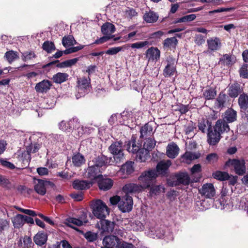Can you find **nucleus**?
<instances>
[{"mask_svg":"<svg viewBox=\"0 0 248 248\" xmlns=\"http://www.w3.org/2000/svg\"><path fill=\"white\" fill-rule=\"evenodd\" d=\"M127 150L133 154H137V159L140 162H145L149 157V151L143 148H140L139 144H137L136 139L132 137L126 144Z\"/></svg>","mask_w":248,"mask_h":248,"instance_id":"1","label":"nucleus"},{"mask_svg":"<svg viewBox=\"0 0 248 248\" xmlns=\"http://www.w3.org/2000/svg\"><path fill=\"white\" fill-rule=\"evenodd\" d=\"M90 78L88 77H82L78 78L77 80V85L76 88V93L75 96L77 99H78L90 91L91 83Z\"/></svg>","mask_w":248,"mask_h":248,"instance_id":"2","label":"nucleus"},{"mask_svg":"<svg viewBox=\"0 0 248 248\" xmlns=\"http://www.w3.org/2000/svg\"><path fill=\"white\" fill-rule=\"evenodd\" d=\"M156 176V172L155 170H150L143 172L138 178L140 185L141 186L142 190L153 185Z\"/></svg>","mask_w":248,"mask_h":248,"instance_id":"3","label":"nucleus"},{"mask_svg":"<svg viewBox=\"0 0 248 248\" xmlns=\"http://www.w3.org/2000/svg\"><path fill=\"white\" fill-rule=\"evenodd\" d=\"M108 150L113 155V159L116 164L124 161V157L122 142L116 141L112 143L108 147Z\"/></svg>","mask_w":248,"mask_h":248,"instance_id":"4","label":"nucleus"},{"mask_svg":"<svg viewBox=\"0 0 248 248\" xmlns=\"http://www.w3.org/2000/svg\"><path fill=\"white\" fill-rule=\"evenodd\" d=\"M93 213L95 217L102 220L106 217L109 211L106 204L101 200H98L93 204Z\"/></svg>","mask_w":248,"mask_h":248,"instance_id":"5","label":"nucleus"},{"mask_svg":"<svg viewBox=\"0 0 248 248\" xmlns=\"http://www.w3.org/2000/svg\"><path fill=\"white\" fill-rule=\"evenodd\" d=\"M225 165L231 169H233L235 173L238 175H243L246 173L245 161L244 160L229 159Z\"/></svg>","mask_w":248,"mask_h":248,"instance_id":"6","label":"nucleus"},{"mask_svg":"<svg viewBox=\"0 0 248 248\" xmlns=\"http://www.w3.org/2000/svg\"><path fill=\"white\" fill-rule=\"evenodd\" d=\"M133 200L132 197L127 194L121 197L120 201L119 208L123 212H128L132 210Z\"/></svg>","mask_w":248,"mask_h":248,"instance_id":"7","label":"nucleus"},{"mask_svg":"<svg viewBox=\"0 0 248 248\" xmlns=\"http://www.w3.org/2000/svg\"><path fill=\"white\" fill-rule=\"evenodd\" d=\"M59 128L64 131L70 132L74 127L79 126V122L77 118H73L68 121H62L58 124Z\"/></svg>","mask_w":248,"mask_h":248,"instance_id":"8","label":"nucleus"},{"mask_svg":"<svg viewBox=\"0 0 248 248\" xmlns=\"http://www.w3.org/2000/svg\"><path fill=\"white\" fill-rule=\"evenodd\" d=\"M115 224L114 222L106 219L100 220L97 224V228L101 231V233H111L115 228Z\"/></svg>","mask_w":248,"mask_h":248,"instance_id":"9","label":"nucleus"},{"mask_svg":"<svg viewBox=\"0 0 248 248\" xmlns=\"http://www.w3.org/2000/svg\"><path fill=\"white\" fill-rule=\"evenodd\" d=\"M85 176L91 180H95L102 177L100 168L92 165L91 162L89 163V167L86 170Z\"/></svg>","mask_w":248,"mask_h":248,"instance_id":"10","label":"nucleus"},{"mask_svg":"<svg viewBox=\"0 0 248 248\" xmlns=\"http://www.w3.org/2000/svg\"><path fill=\"white\" fill-rule=\"evenodd\" d=\"M199 193L206 198L211 199L216 195V190L211 183H206L199 190Z\"/></svg>","mask_w":248,"mask_h":248,"instance_id":"11","label":"nucleus"},{"mask_svg":"<svg viewBox=\"0 0 248 248\" xmlns=\"http://www.w3.org/2000/svg\"><path fill=\"white\" fill-rule=\"evenodd\" d=\"M167 64L163 71V75L165 77L173 75L176 71V61L175 59L171 56H169L167 59Z\"/></svg>","mask_w":248,"mask_h":248,"instance_id":"12","label":"nucleus"},{"mask_svg":"<svg viewBox=\"0 0 248 248\" xmlns=\"http://www.w3.org/2000/svg\"><path fill=\"white\" fill-rule=\"evenodd\" d=\"M68 225L74 229H75L74 225L80 226L86 224L88 220L87 215L85 213H82L81 216L78 218L69 217L66 219Z\"/></svg>","mask_w":248,"mask_h":248,"instance_id":"13","label":"nucleus"},{"mask_svg":"<svg viewBox=\"0 0 248 248\" xmlns=\"http://www.w3.org/2000/svg\"><path fill=\"white\" fill-rule=\"evenodd\" d=\"M52 183L46 180L36 179L34 180V189L39 194L44 195L46 193V188Z\"/></svg>","mask_w":248,"mask_h":248,"instance_id":"14","label":"nucleus"},{"mask_svg":"<svg viewBox=\"0 0 248 248\" xmlns=\"http://www.w3.org/2000/svg\"><path fill=\"white\" fill-rule=\"evenodd\" d=\"M134 163L132 161L126 162L118 171L117 175L122 178H125L134 171Z\"/></svg>","mask_w":248,"mask_h":248,"instance_id":"15","label":"nucleus"},{"mask_svg":"<svg viewBox=\"0 0 248 248\" xmlns=\"http://www.w3.org/2000/svg\"><path fill=\"white\" fill-rule=\"evenodd\" d=\"M120 241V239L118 238L115 235H108L104 238L103 244V246L105 247H109L112 248L115 247L117 248Z\"/></svg>","mask_w":248,"mask_h":248,"instance_id":"16","label":"nucleus"},{"mask_svg":"<svg viewBox=\"0 0 248 248\" xmlns=\"http://www.w3.org/2000/svg\"><path fill=\"white\" fill-rule=\"evenodd\" d=\"M243 92L240 85L237 82L231 84L228 86V93L232 98H235Z\"/></svg>","mask_w":248,"mask_h":248,"instance_id":"17","label":"nucleus"},{"mask_svg":"<svg viewBox=\"0 0 248 248\" xmlns=\"http://www.w3.org/2000/svg\"><path fill=\"white\" fill-rule=\"evenodd\" d=\"M146 57L148 59V61L157 62L160 57V51L155 47H151L146 51Z\"/></svg>","mask_w":248,"mask_h":248,"instance_id":"18","label":"nucleus"},{"mask_svg":"<svg viewBox=\"0 0 248 248\" xmlns=\"http://www.w3.org/2000/svg\"><path fill=\"white\" fill-rule=\"evenodd\" d=\"M171 165V162L170 160L160 161L156 166V173L162 175H166Z\"/></svg>","mask_w":248,"mask_h":248,"instance_id":"19","label":"nucleus"},{"mask_svg":"<svg viewBox=\"0 0 248 248\" xmlns=\"http://www.w3.org/2000/svg\"><path fill=\"white\" fill-rule=\"evenodd\" d=\"M179 148L174 142L169 144L166 148V155L170 158H175L179 154Z\"/></svg>","mask_w":248,"mask_h":248,"instance_id":"20","label":"nucleus"},{"mask_svg":"<svg viewBox=\"0 0 248 248\" xmlns=\"http://www.w3.org/2000/svg\"><path fill=\"white\" fill-rule=\"evenodd\" d=\"M221 133L218 132L217 131H215L214 129V131L211 129L207 132V141L208 143L211 145H214L218 143L220 139Z\"/></svg>","mask_w":248,"mask_h":248,"instance_id":"21","label":"nucleus"},{"mask_svg":"<svg viewBox=\"0 0 248 248\" xmlns=\"http://www.w3.org/2000/svg\"><path fill=\"white\" fill-rule=\"evenodd\" d=\"M51 86L52 84L50 81L48 80H43L36 84L35 89L38 93H46L50 89Z\"/></svg>","mask_w":248,"mask_h":248,"instance_id":"22","label":"nucleus"},{"mask_svg":"<svg viewBox=\"0 0 248 248\" xmlns=\"http://www.w3.org/2000/svg\"><path fill=\"white\" fill-rule=\"evenodd\" d=\"M208 48L212 51H216L220 48L221 43L217 37H212L207 40Z\"/></svg>","mask_w":248,"mask_h":248,"instance_id":"23","label":"nucleus"},{"mask_svg":"<svg viewBox=\"0 0 248 248\" xmlns=\"http://www.w3.org/2000/svg\"><path fill=\"white\" fill-rule=\"evenodd\" d=\"M123 190L125 194L128 195V193L140 192L142 190V189L140 184L129 183L126 184L123 187Z\"/></svg>","mask_w":248,"mask_h":248,"instance_id":"24","label":"nucleus"},{"mask_svg":"<svg viewBox=\"0 0 248 248\" xmlns=\"http://www.w3.org/2000/svg\"><path fill=\"white\" fill-rule=\"evenodd\" d=\"M215 131L222 134L223 132L229 131L230 128L227 123L224 120L220 119L217 121L214 127Z\"/></svg>","mask_w":248,"mask_h":248,"instance_id":"25","label":"nucleus"},{"mask_svg":"<svg viewBox=\"0 0 248 248\" xmlns=\"http://www.w3.org/2000/svg\"><path fill=\"white\" fill-rule=\"evenodd\" d=\"M72 162L74 166L80 167L85 163L86 159L83 155L78 153L72 156Z\"/></svg>","mask_w":248,"mask_h":248,"instance_id":"26","label":"nucleus"},{"mask_svg":"<svg viewBox=\"0 0 248 248\" xmlns=\"http://www.w3.org/2000/svg\"><path fill=\"white\" fill-rule=\"evenodd\" d=\"M92 185V183L84 180H77L73 182V186L75 189L83 190L88 189Z\"/></svg>","mask_w":248,"mask_h":248,"instance_id":"27","label":"nucleus"},{"mask_svg":"<svg viewBox=\"0 0 248 248\" xmlns=\"http://www.w3.org/2000/svg\"><path fill=\"white\" fill-rule=\"evenodd\" d=\"M228 96L224 93H220L217 97L215 104V108L221 109L226 106Z\"/></svg>","mask_w":248,"mask_h":248,"instance_id":"28","label":"nucleus"},{"mask_svg":"<svg viewBox=\"0 0 248 248\" xmlns=\"http://www.w3.org/2000/svg\"><path fill=\"white\" fill-rule=\"evenodd\" d=\"M198 127L200 131L205 133L212 129V123L207 120H202L198 123Z\"/></svg>","mask_w":248,"mask_h":248,"instance_id":"29","label":"nucleus"},{"mask_svg":"<svg viewBox=\"0 0 248 248\" xmlns=\"http://www.w3.org/2000/svg\"><path fill=\"white\" fill-rule=\"evenodd\" d=\"M115 26L109 22L104 24L101 27V31L104 35H112L111 34L115 31Z\"/></svg>","mask_w":248,"mask_h":248,"instance_id":"30","label":"nucleus"},{"mask_svg":"<svg viewBox=\"0 0 248 248\" xmlns=\"http://www.w3.org/2000/svg\"><path fill=\"white\" fill-rule=\"evenodd\" d=\"M223 120L228 123H232L236 120V111L229 108L225 112Z\"/></svg>","mask_w":248,"mask_h":248,"instance_id":"31","label":"nucleus"},{"mask_svg":"<svg viewBox=\"0 0 248 248\" xmlns=\"http://www.w3.org/2000/svg\"><path fill=\"white\" fill-rule=\"evenodd\" d=\"M37 56L33 51H26L22 53L21 56L22 60L26 62H32Z\"/></svg>","mask_w":248,"mask_h":248,"instance_id":"32","label":"nucleus"},{"mask_svg":"<svg viewBox=\"0 0 248 248\" xmlns=\"http://www.w3.org/2000/svg\"><path fill=\"white\" fill-rule=\"evenodd\" d=\"M107 160L108 159L106 156L98 157L95 158L94 164L93 165L97 167L98 168H100V167L106 165L107 164L110 165H112V163L110 162L111 160H112L111 158H110L109 162H108Z\"/></svg>","mask_w":248,"mask_h":248,"instance_id":"33","label":"nucleus"},{"mask_svg":"<svg viewBox=\"0 0 248 248\" xmlns=\"http://www.w3.org/2000/svg\"><path fill=\"white\" fill-rule=\"evenodd\" d=\"M238 103L241 109L246 110L248 108V94L244 93L241 94Z\"/></svg>","mask_w":248,"mask_h":248,"instance_id":"34","label":"nucleus"},{"mask_svg":"<svg viewBox=\"0 0 248 248\" xmlns=\"http://www.w3.org/2000/svg\"><path fill=\"white\" fill-rule=\"evenodd\" d=\"M69 77L67 73H58L53 76L52 79L55 83L61 84L65 82Z\"/></svg>","mask_w":248,"mask_h":248,"instance_id":"35","label":"nucleus"},{"mask_svg":"<svg viewBox=\"0 0 248 248\" xmlns=\"http://www.w3.org/2000/svg\"><path fill=\"white\" fill-rule=\"evenodd\" d=\"M200 155L190 152H186L182 156L183 161L189 164L192 160L198 158Z\"/></svg>","mask_w":248,"mask_h":248,"instance_id":"36","label":"nucleus"},{"mask_svg":"<svg viewBox=\"0 0 248 248\" xmlns=\"http://www.w3.org/2000/svg\"><path fill=\"white\" fill-rule=\"evenodd\" d=\"M140 132V138H146L153 134V127L149 124H146L141 128Z\"/></svg>","mask_w":248,"mask_h":248,"instance_id":"37","label":"nucleus"},{"mask_svg":"<svg viewBox=\"0 0 248 248\" xmlns=\"http://www.w3.org/2000/svg\"><path fill=\"white\" fill-rule=\"evenodd\" d=\"M33 240L36 245L42 246L46 242L47 236L44 233L39 232L34 236Z\"/></svg>","mask_w":248,"mask_h":248,"instance_id":"38","label":"nucleus"},{"mask_svg":"<svg viewBox=\"0 0 248 248\" xmlns=\"http://www.w3.org/2000/svg\"><path fill=\"white\" fill-rule=\"evenodd\" d=\"M143 17L146 22L154 23L157 20L158 16L154 12L150 11L145 13Z\"/></svg>","mask_w":248,"mask_h":248,"instance_id":"39","label":"nucleus"},{"mask_svg":"<svg viewBox=\"0 0 248 248\" xmlns=\"http://www.w3.org/2000/svg\"><path fill=\"white\" fill-rule=\"evenodd\" d=\"M99 188L103 190L110 189L113 186V181L111 179L107 178L100 181L98 183Z\"/></svg>","mask_w":248,"mask_h":248,"instance_id":"40","label":"nucleus"},{"mask_svg":"<svg viewBox=\"0 0 248 248\" xmlns=\"http://www.w3.org/2000/svg\"><path fill=\"white\" fill-rule=\"evenodd\" d=\"M12 221L15 228H19L24 224V215L17 214Z\"/></svg>","mask_w":248,"mask_h":248,"instance_id":"41","label":"nucleus"},{"mask_svg":"<svg viewBox=\"0 0 248 248\" xmlns=\"http://www.w3.org/2000/svg\"><path fill=\"white\" fill-rule=\"evenodd\" d=\"M129 46V45H124L122 46L111 47L108 49L105 53L108 55H115L121 51H124L125 49H128Z\"/></svg>","mask_w":248,"mask_h":248,"instance_id":"42","label":"nucleus"},{"mask_svg":"<svg viewBox=\"0 0 248 248\" xmlns=\"http://www.w3.org/2000/svg\"><path fill=\"white\" fill-rule=\"evenodd\" d=\"M4 57L10 63L19 58L18 53L13 50H10L6 52Z\"/></svg>","mask_w":248,"mask_h":248,"instance_id":"43","label":"nucleus"},{"mask_svg":"<svg viewBox=\"0 0 248 248\" xmlns=\"http://www.w3.org/2000/svg\"><path fill=\"white\" fill-rule=\"evenodd\" d=\"M213 177L217 180L224 181L229 179V175L226 172L217 171L213 173Z\"/></svg>","mask_w":248,"mask_h":248,"instance_id":"44","label":"nucleus"},{"mask_svg":"<svg viewBox=\"0 0 248 248\" xmlns=\"http://www.w3.org/2000/svg\"><path fill=\"white\" fill-rule=\"evenodd\" d=\"M23 244L22 242V240L20 238L18 242V245L21 246L20 247L22 248H31L32 244L31 239L27 236L24 237L23 239Z\"/></svg>","mask_w":248,"mask_h":248,"instance_id":"45","label":"nucleus"},{"mask_svg":"<svg viewBox=\"0 0 248 248\" xmlns=\"http://www.w3.org/2000/svg\"><path fill=\"white\" fill-rule=\"evenodd\" d=\"M62 44L65 47H69L76 44V41L72 36H64L62 38Z\"/></svg>","mask_w":248,"mask_h":248,"instance_id":"46","label":"nucleus"},{"mask_svg":"<svg viewBox=\"0 0 248 248\" xmlns=\"http://www.w3.org/2000/svg\"><path fill=\"white\" fill-rule=\"evenodd\" d=\"M216 94V91L212 88L206 89L203 93V96L207 100L213 99Z\"/></svg>","mask_w":248,"mask_h":248,"instance_id":"47","label":"nucleus"},{"mask_svg":"<svg viewBox=\"0 0 248 248\" xmlns=\"http://www.w3.org/2000/svg\"><path fill=\"white\" fill-rule=\"evenodd\" d=\"M178 43V40L175 37L168 38L163 43L164 47H174Z\"/></svg>","mask_w":248,"mask_h":248,"instance_id":"48","label":"nucleus"},{"mask_svg":"<svg viewBox=\"0 0 248 248\" xmlns=\"http://www.w3.org/2000/svg\"><path fill=\"white\" fill-rule=\"evenodd\" d=\"M156 144V141L152 138H147L146 140V141L144 142L143 146L144 148L147 151H149L150 150H152L155 146Z\"/></svg>","mask_w":248,"mask_h":248,"instance_id":"49","label":"nucleus"},{"mask_svg":"<svg viewBox=\"0 0 248 248\" xmlns=\"http://www.w3.org/2000/svg\"><path fill=\"white\" fill-rule=\"evenodd\" d=\"M178 182L185 185H188L190 182V178L187 173H182L177 176Z\"/></svg>","mask_w":248,"mask_h":248,"instance_id":"50","label":"nucleus"},{"mask_svg":"<svg viewBox=\"0 0 248 248\" xmlns=\"http://www.w3.org/2000/svg\"><path fill=\"white\" fill-rule=\"evenodd\" d=\"M55 102L51 98H45L42 103V108L45 109H50L54 107Z\"/></svg>","mask_w":248,"mask_h":248,"instance_id":"51","label":"nucleus"},{"mask_svg":"<svg viewBox=\"0 0 248 248\" xmlns=\"http://www.w3.org/2000/svg\"><path fill=\"white\" fill-rule=\"evenodd\" d=\"M43 48L48 53H51L56 48L54 43L52 42L45 41L43 45Z\"/></svg>","mask_w":248,"mask_h":248,"instance_id":"52","label":"nucleus"},{"mask_svg":"<svg viewBox=\"0 0 248 248\" xmlns=\"http://www.w3.org/2000/svg\"><path fill=\"white\" fill-rule=\"evenodd\" d=\"M164 234V231L163 230H155V229H152L150 231L149 235L153 238H161L163 236Z\"/></svg>","mask_w":248,"mask_h":248,"instance_id":"53","label":"nucleus"},{"mask_svg":"<svg viewBox=\"0 0 248 248\" xmlns=\"http://www.w3.org/2000/svg\"><path fill=\"white\" fill-rule=\"evenodd\" d=\"M127 45L129 46V47H131L132 48L140 49L149 46V42L147 41H145L136 42L130 45L128 44Z\"/></svg>","mask_w":248,"mask_h":248,"instance_id":"54","label":"nucleus"},{"mask_svg":"<svg viewBox=\"0 0 248 248\" xmlns=\"http://www.w3.org/2000/svg\"><path fill=\"white\" fill-rule=\"evenodd\" d=\"M84 236L88 241L93 242L97 240L98 235L97 233L89 231L84 234Z\"/></svg>","mask_w":248,"mask_h":248,"instance_id":"55","label":"nucleus"},{"mask_svg":"<svg viewBox=\"0 0 248 248\" xmlns=\"http://www.w3.org/2000/svg\"><path fill=\"white\" fill-rule=\"evenodd\" d=\"M40 147L41 145L39 143L31 144L27 147V152L28 155H30L31 153H35L37 152Z\"/></svg>","mask_w":248,"mask_h":248,"instance_id":"56","label":"nucleus"},{"mask_svg":"<svg viewBox=\"0 0 248 248\" xmlns=\"http://www.w3.org/2000/svg\"><path fill=\"white\" fill-rule=\"evenodd\" d=\"M196 15L195 14H191L185 16H183L182 17L178 19L175 23H180V22H186L187 21H191L194 20L196 18Z\"/></svg>","mask_w":248,"mask_h":248,"instance_id":"57","label":"nucleus"},{"mask_svg":"<svg viewBox=\"0 0 248 248\" xmlns=\"http://www.w3.org/2000/svg\"><path fill=\"white\" fill-rule=\"evenodd\" d=\"M196 130V127L192 124H190L186 128L185 132L186 135H189L190 138H192L195 135Z\"/></svg>","mask_w":248,"mask_h":248,"instance_id":"58","label":"nucleus"},{"mask_svg":"<svg viewBox=\"0 0 248 248\" xmlns=\"http://www.w3.org/2000/svg\"><path fill=\"white\" fill-rule=\"evenodd\" d=\"M84 47V46L83 45H79L77 46H74L70 47L68 49H66V50L63 51L64 54H68L72 53H74L76 52H77L82 49H83Z\"/></svg>","mask_w":248,"mask_h":248,"instance_id":"59","label":"nucleus"},{"mask_svg":"<svg viewBox=\"0 0 248 248\" xmlns=\"http://www.w3.org/2000/svg\"><path fill=\"white\" fill-rule=\"evenodd\" d=\"M240 76L243 78H248V65L244 64L239 70Z\"/></svg>","mask_w":248,"mask_h":248,"instance_id":"60","label":"nucleus"},{"mask_svg":"<svg viewBox=\"0 0 248 248\" xmlns=\"http://www.w3.org/2000/svg\"><path fill=\"white\" fill-rule=\"evenodd\" d=\"M53 248H72L70 245L65 240L57 242L54 245Z\"/></svg>","mask_w":248,"mask_h":248,"instance_id":"61","label":"nucleus"},{"mask_svg":"<svg viewBox=\"0 0 248 248\" xmlns=\"http://www.w3.org/2000/svg\"><path fill=\"white\" fill-rule=\"evenodd\" d=\"M9 227V222L6 219L0 220V232L7 230Z\"/></svg>","mask_w":248,"mask_h":248,"instance_id":"62","label":"nucleus"},{"mask_svg":"<svg viewBox=\"0 0 248 248\" xmlns=\"http://www.w3.org/2000/svg\"><path fill=\"white\" fill-rule=\"evenodd\" d=\"M221 61L224 64L227 65H232L233 63L231 56L228 54L224 55L221 59Z\"/></svg>","mask_w":248,"mask_h":248,"instance_id":"63","label":"nucleus"},{"mask_svg":"<svg viewBox=\"0 0 248 248\" xmlns=\"http://www.w3.org/2000/svg\"><path fill=\"white\" fill-rule=\"evenodd\" d=\"M117 248H135V247L132 244L127 243L120 239Z\"/></svg>","mask_w":248,"mask_h":248,"instance_id":"64","label":"nucleus"}]
</instances>
